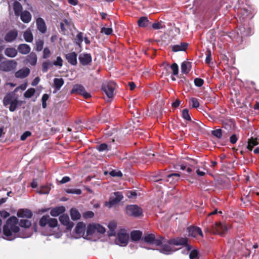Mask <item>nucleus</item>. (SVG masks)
Instances as JSON below:
<instances>
[{"mask_svg": "<svg viewBox=\"0 0 259 259\" xmlns=\"http://www.w3.org/2000/svg\"><path fill=\"white\" fill-rule=\"evenodd\" d=\"M18 219L15 216L9 218L3 226V234L9 240H13L16 237L28 238L31 236L30 233L20 230L18 226Z\"/></svg>", "mask_w": 259, "mask_h": 259, "instance_id": "obj_1", "label": "nucleus"}, {"mask_svg": "<svg viewBox=\"0 0 259 259\" xmlns=\"http://www.w3.org/2000/svg\"><path fill=\"white\" fill-rule=\"evenodd\" d=\"M144 242L152 244H155L156 246H160L163 243H168L174 245H186L188 239L186 238H177L167 240L164 237L159 236L157 238L154 234H148L142 238Z\"/></svg>", "mask_w": 259, "mask_h": 259, "instance_id": "obj_2", "label": "nucleus"}, {"mask_svg": "<svg viewBox=\"0 0 259 259\" xmlns=\"http://www.w3.org/2000/svg\"><path fill=\"white\" fill-rule=\"evenodd\" d=\"M126 213L130 216L138 218L142 215L143 210L136 204L127 205L125 208Z\"/></svg>", "mask_w": 259, "mask_h": 259, "instance_id": "obj_3", "label": "nucleus"}, {"mask_svg": "<svg viewBox=\"0 0 259 259\" xmlns=\"http://www.w3.org/2000/svg\"><path fill=\"white\" fill-rule=\"evenodd\" d=\"M227 230V225L225 224H222L221 222H216L214 225H212L210 230L207 228L206 229V231L220 235L225 233Z\"/></svg>", "mask_w": 259, "mask_h": 259, "instance_id": "obj_4", "label": "nucleus"}, {"mask_svg": "<svg viewBox=\"0 0 259 259\" xmlns=\"http://www.w3.org/2000/svg\"><path fill=\"white\" fill-rule=\"evenodd\" d=\"M116 83L113 81L104 83L102 85V90L107 96L110 98L113 96L114 91L116 88Z\"/></svg>", "mask_w": 259, "mask_h": 259, "instance_id": "obj_5", "label": "nucleus"}, {"mask_svg": "<svg viewBox=\"0 0 259 259\" xmlns=\"http://www.w3.org/2000/svg\"><path fill=\"white\" fill-rule=\"evenodd\" d=\"M129 235L124 229H120L117 233L116 241L120 246H126L128 242Z\"/></svg>", "mask_w": 259, "mask_h": 259, "instance_id": "obj_6", "label": "nucleus"}, {"mask_svg": "<svg viewBox=\"0 0 259 259\" xmlns=\"http://www.w3.org/2000/svg\"><path fill=\"white\" fill-rule=\"evenodd\" d=\"M71 93H77L82 95L86 99H89L91 97V94L86 92L84 88L82 85L78 84L73 85L71 90Z\"/></svg>", "mask_w": 259, "mask_h": 259, "instance_id": "obj_7", "label": "nucleus"}, {"mask_svg": "<svg viewBox=\"0 0 259 259\" xmlns=\"http://www.w3.org/2000/svg\"><path fill=\"white\" fill-rule=\"evenodd\" d=\"M17 62L15 60L8 61L1 64V70L6 72H9L14 70L16 68Z\"/></svg>", "mask_w": 259, "mask_h": 259, "instance_id": "obj_8", "label": "nucleus"}, {"mask_svg": "<svg viewBox=\"0 0 259 259\" xmlns=\"http://www.w3.org/2000/svg\"><path fill=\"white\" fill-rule=\"evenodd\" d=\"M59 219L60 223L66 227L67 230H71L73 228L74 223L69 221V217L67 214H63L60 215Z\"/></svg>", "mask_w": 259, "mask_h": 259, "instance_id": "obj_9", "label": "nucleus"}, {"mask_svg": "<svg viewBox=\"0 0 259 259\" xmlns=\"http://www.w3.org/2000/svg\"><path fill=\"white\" fill-rule=\"evenodd\" d=\"M78 59L80 63L83 66L90 64L92 61L91 55L88 53L80 54L79 56Z\"/></svg>", "mask_w": 259, "mask_h": 259, "instance_id": "obj_10", "label": "nucleus"}, {"mask_svg": "<svg viewBox=\"0 0 259 259\" xmlns=\"http://www.w3.org/2000/svg\"><path fill=\"white\" fill-rule=\"evenodd\" d=\"M189 236L196 237L198 235L203 237V233L201 229L198 227L190 226L187 229Z\"/></svg>", "mask_w": 259, "mask_h": 259, "instance_id": "obj_11", "label": "nucleus"}, {"mask_svg": "<svg viewBox=\"0 0 259 259\" xmlns=\"http://www.w3.org/2000/svg\"><path fill=\"white\" fill-rule=\"evenodd\" d=\"M115 197L111 198L109 201V207H111L119 203L123 197L121 192H115L114 193Z\"/></svg>", "mask_w": 259, "mask_h": 259, "instance_id": "obj_12", "label": "nucleus"}, {"mask_svg": "<svg viewBox=\"0 0 259 259\" xmlns=\"http://www.w3.org/2000/svg\"><path fill=\"white\" fill-rule=\"evenodd\" d=\"M77 54L75 52L69 53L65 55V58L68 62L72 65H76Z\"/></svg>", "mask_w": 259, "mask_h": 259, "instance_id": "obj_13", "label": "nucleus"}, {"mask_svg": "<svg viewBox=\"0 0 259 259\" xmlns=\"http://www.w3.org/2000/svg\"><path fill=\"white\" fill-rule=\"evenodd\" d=\"M18 36V31L16 29L11 30L6 33L5 40L8 42L14 41Z\"/></svg>", "mask_w": 259, "mask_h": 259, "instance_id": "obj_14", "label": "nucleus"}, {"mask_svg": "<svg viewBox=\"0 0 259 259\" xmlns=\"http://www.w3.org/2000/svg\"><path fill=\"white\" fill-rule=\"evenodd\" d=\"M17 215L19 218L30 219L32 217V212L30 210L28 209H20L18 211Z\"/></svg>", "mask_w": 259, "mask_h": 259, "instance_id": "obj_15", "label": "nucleus"}, {"mask_svg": "<svg viewBox=\"0 0 259 259\" xmlns=\"http://www.w3.org/2000/svg\"><path fill=\"white\" fill-rule=\"evenodd\" d=\"M188 47L187 42H181L179 45H175L171 46V50L174 52L179 51H186Z\"/></svg>", "mask_w": 259, "mask_h": 259, "instance_id": "obj_16", "label": "nucleus"}, {"mask_svg": "<svg viewBox=\"0 0 259 259\" xmlns=\"http://www.w3.org/2000/svg\"><path fill=\"white\" fill-rule=\"evenodd\" d=\"M37 29L42 33L46 32L47 27L44 20L41 18H38L36 21Z\"/></svg>", "mask_w": 259, "mask_h": 259, "instance_id": "obj_17", "label": "nucleus"}, {"mask_svg": "<svg viewBox=\"0 0 259 259\" xmlns=\"http://www.w3.org/2000/svg\"><path fill=\"white\" fill-rule=\"evenodd\" d=\"M30 69L28 68H25L20 69L15 73V77L18 78H24L29 75Z\"/></svg>", "mask_w": 259, "mask_h": 259, "instance_id": "obj_18", "label": "nucleus"}, {"mask_svg": "<svg viewBox=\"0 0 259 259\" xmlns=\"http://www.w3.org/2000/svg\"><path fill=\"white\" fill-rule=\"evenodd\" d=\"M169 245L171 244H169L168 243H163L160 246H161L160 249H158L157 250L159 251L163 254H169L171 251L172 249ZM171 245H172L171 244Z\"/></svg>", "mask_w": 259, "mask_h": 259, "instance_id": "obj_19", "label": "nucleus"}, {"mask_svg": "<svg viewBox=\"0 0 259 259\" xmlns=\"http://www.w3.org/2000/svg\"><path fill=\"white\" fill-rule=\"evenodd\" d=\"M65 211V207L63 206H57L53 208L51 211L50 214L53 217H57L61 214L64 213Z\"/></svg>", "mask_w": 259, "mask_h": 259, "instance_id": "obj_20", "label": "nucleus"}, {"mask_svg": "<svg viewBox=\"0 0 259 259\" xmlns=\"http://www.w3.org/2000/svg\"><path fill=\"white\" fill-rule=\"evenodd\" d=\"M19 52L23 55L29 54L31 51L30 47L26 44H22L19 45L17 48Z\"/></svg>", "mask_w": 259, "mask_h": 259, "instance_id": "obj_21", "label": "nucleus"}, {"mask_svg": "<svg viewBox=\"0 0 259 259\" xmlns=\"http://www.w3.org/2000/svg\"><path fill=\"white\" fill-rule=\"evenodd\" d=\"M15 95L13 92L8 93L5 96L3 100V104L5 106H7V105L10 104V103L13 101V100L15 99Z\"/></svg>", "mask_w": 259, "mask_h": 259, "instance_id": "obj_22", "label": "nucleus"}, {"mask_svg": "<svg viewBox=\"0 0 259 259\" xmlns=\"http://www.w3.org/2000/svg\"><path fill=\"white\" fill-rule=\"evenodd\" d=\"M26 61L32 66H35L36 64L37 57L36 54L34 52H31L27 56Z\"/></svg>", "mask_w": 259, "mask_h": 259, "instance_id": "obj_23", "label": "nucleus"}, {"mask_svg": "<svg viewBox=\"0 0 259 259\" xmlns=\"http://www.w3.org/2000/svg\"><path fill=\"white\" fill-rule=\"evenodd\" d=\"M64 83V80L62 78H55L54 79L53 87L56 92L60 90Z\"/></svg>", "mask_w": 259, "mask_h": 259, "instance_id": "obj_24", "label": "nucleus"}, {"mask_svg": "<svg viewBox=\"0 0 259 259\" xmlns=\"http://www.w3.org/2000/svg\"><path fill=\"white\" fill-rule=\"evenodd\" d=\"M21 20L25 23H29L31 20V15L27 11H24L20 14Z\"/></svg>", "mask_w": 259, "mask_h": 259, "instance_id": "obj_25", "label": "nucleus"}, {"mask_svg": "<svg viewBox=\"0 0 259 259\" xmlns=\"http://www.w3.org/2000/svg\"><path fill=\"white\" fill-rule=\"evenodd\" d=\"M142 232L139 230H134L131 233V238L133 241L140 240L142 238Z\"/></svg>", "mask_w": 259, "mask_h": 259, "instance_id": "obj_26", "label": "nucleus"}, {"mask_svg": "<svg viewBox=\"0 0 259 259\" xmlns=\"http://www.w3.org/2000/svg\"><path fill=\"white\" fill-rule=\"evenodd\" d=\"M247 143V148L249 150L252 151L253 147L258 144V138H253L251 137L248 140Z\"/></svg>", "mask_w": 259, "mask_h": 259, "instance_id": "obj_27", "label": "nucleus"}, {"mask_svg": "<svg viewBox=\"0 0 259 259\" xmlns=\"http://www.w3.org/2000/svg\"><path fill=\"white\" fill-rule=\"evenodd\" d=\"M71 218L73 221L79 220L81 214L78 210L75 208H72L70 210Z\"/></svg>", "mask_w": 259, "mask_h": 259, "instance_id": "obj_28", "label": "nucleus"}, {"mask_svg": "<svg viewBox=\"0 0 259 259\" xmlns=\"http://www.w3.org/2000/svg\"><path fill=\"white\" fill-rule=\"evenodd\" d=\"M13 9L15 14L17 16H20L21 12H22V6L21 4L15 1L13 4Z\"/></svg>", "mask_w": 259, "mask_h": 259, "instance_id": "obj_29", "label": "nucleus"}, {"mask_svg": "<svg viewBox=\"0 0 259 259\" xmlns=\"http://www.w3.org/2000/svg\"><path fill=\"white\" fill-rule=\"evenodd\" d=\"M17 51L14 48H7L5 50V54L10 58H13L17 55Z\"/></svg>", "mask_w": 259, "mask_h": 259, "instance_id": "obj_30", "label": "nucleus"}, {"mask_svg": "<svg viewBox=\"0 0 259 259\" xmlns=\"http://www.w3.org/2000/svg\"><path fill=\"white\" fill-rule=\"evenodd\" d=\"M85 225L82 222H78L75 228V232L76 234L80 235L84 232L85 230Z\"/></svg>", "mask_w": 259, "mask_h": 259, "instance_id": "obj_31", "label": "nucleus"}, {"mask_svg": "<svg viewBox=\"0 0 259 259\" xmlns=\"http://www.w3.org/2000/svg\"><path fill=\"white\" fill-rule=\"evenodd\" d=\"M71 26V22L65 19L60 23V28L61 31L65 32L67 29H69Z\"/></svg>", "mask_w": 259, "mask_h": 259, "instance_id": "obj_32", "label": "nucleus"}, {"mask_svg": "<svg viewBox=\"0 0 259 259\" xmlns=\"http://www.w3.org/2000/svg\"><path fill=\"white\" fill-rule=\"evenodd\" d=\"M149 23V21L146 17H142L138 21V25L141 27H146Z\"/></svg>", "mask_w": 259, "mask_h": 259, "instance_id": "obj_33", "label": "nucleus"}, {"mask_svg": "<svg viewBox=\"0 0 259 259\" xmlns=\"http://www.w3.org/2000/svg\"><path fill=\"white\" fill-rule=\"evenodd\" d=\"M23 37L27 42H31L33 41V34L30 30H27L24 32Z\"/></svg>", "mask_w": 259, "mask_h": 259, "instance_id": "obj_34", "label": "nucleus"}, {"mask_svg": "<svg viewBox=\"0 0 259 259\" xmlns=\"http://www.w3.org/2000/svg\"><path fill=\"white\" fill-rule=\"evenodd\" d=\"M190 65V63L188 62H183L181 66V72L183 74H187L190 71V68H188V65Z\"/></svg>", "mask_w": 259, "mask_h": 259, "instance_id": "obj_35", "label": "nucleus"}, {"mask_svg": "<svg viewBox=\"0 0 259 259\" xmlns=\"http://www.w3.org/2000/svg\"><path fill=\"white\" fill-rule=\"evenodd\" d=\"M20 226L22 228H29L31 226V222L27 220L22 219L18 223Z\"/></svg>", "mask_w": 259, "mask_h": 259, "instance_id": "obj_36", "label": "nucleus"}, {"mask_svg": "<svg viewBox=\"0 0 259 259\" xmlns=\"http://www.w3.org/2000/svg\"><path fill=\"white\" fill-rule=\"evenodd\" d=\"M96 232V226L95 224H90L88 226L87 234L88 236L93 235Z\"/></svg>", "mask_w": 259, "mask_h": 259, "instance_id": "obj_37", "label": "nucleus"}, {"mask_svg": "<svg viewBox=\"0 0 259 259\" xmlns=\"http://www.w3.org/2000/svg\"><path fill=\"white\" fill-rule=\"evenodd\" d=\"M44 41L42 39H39L35 42V46L34 48L36 52L41 51L44 47Z\"/></svg>", "mask_w": 259, "mask_h": 259, "instance_id": "obj_38", "label": "nucleus"}, {"mask_svg": "<svg viewBox=\"0 0 259 259\" xmlns=\"http://www.w3.org/2000/svg\"><path fill=\"white\" fill-rule=\"evenodd\" d=\"M19 101L17 99V98H16L15 99L13 100V101L10 103V107H9V110L11 112H14L16 110Z\"/></svg>", "mask_w": 259, "mask_h": 259, "instance_id": "obj_39", "label": "nucleus"}, {"mask_svg": "<svg viewBox=\"0 0 259 259\" xmlns=\"http://www.w3.org/2000/svg\"><path fill=\"white\" fill-rule=\"evenodd\" d=\"M52 63L50 61L44 62L42 64V71L43 72H47L49 68L52 66Z\"/></svg>", "mask_w": 259, "mask_h": 259, "instance_id": "obj_40", "label": "nucleus"}, {"mask_svg": "<svg viewBox=\"0 0 259 259\" xmlns=\"http://www.w3.org/2000/svg\"><path fill=\"white\" fill-rule=\"evenodd\" d=\"M49 217V215L42 216L39 220V225L41 227H45L47 224H48Z\"/></svg>", "mask_w": 259, "mask_h": 259, "instance_id": "obj_41", "label": "nucleus"}, {"mask_svg": "<svg viewBox=\"0 0 259 259\" xmlns=\"http://www.w3.org/2000/svg\"><path fill=\"white\" fill-rule=\"evenodd\" d=\"M50 188L48 186H42L40 187L38 190V192L40 194H48L50 191Z\"/></svg>", "mask_w": 259, "mask_h": 259, "instance_id": "obj_42", "label": "nucleus"}, {"mask_svg": "<svg viewBox=\"0 0 259 259\" xmlns=\"http://www.w3.org/2000/svg\"><path fill=\"white\" fill-rule=\"evenodd\" d=\"M83 41V33L81 32H79L75 38V43L77 45L81 47V43Z\"/></svg>", "mask_w": 259, "mask_h": 259, "instance_id": "obj_43", "label": "nucleus"}, {"mask_svg": "<svg viewBox=\"0 0 259 259\" xmlns=\"http://www.w3.org/2000/svg\"><path fill=\"white\" fill-rule=\"evenodd\" d=\"M180 177V175L178 173H172L167 176V181H170V179L172 178V181H177Z\"/></svg>", "mask_w": 259, "mask_h": 259, "instance_id": "obj_44", "label": "nucleus"}, {"mask_svg": "<svg viewBox=\"0 0 259 259\" xmlns=\"http://www.w3.org/2000/svg\"><path fill=\"white\" fill-rule=\"evenodd\" d=\"M35 92L34 88H30L28 89L24 93V97L27 98H31L33 96Z\"/></svg>", "mask_w": 259, "mask_h": 259, "instance_id": "obj_45", "label": "nucleus"}, {"mask_svg": "<svg viewBox=\"0 0 259 259\" xmlns=\"http://www.w3.org/2000/svg\"><path fill=\"white\" fill-rule=\"evenodd\" d=\"M58 225V221L55 218H50L49 217L48 225L51 228H55Z\"/></svg>", "mask_w": 259, "mask_h": 259, "instance_id": "obj_46", "label": "nucleus"}, {"mask_svg": "<svg viewBox=\"0 0 259 259\" xmlns=\"http://www.w3.org/2000/svg\"><path fill=\"white\" fill-rule=\"evenodd\" d=\"M96 226V232H97L100 234H103L106 232L105 228L98 224H95Z\"/></svg>", "mask_w": 259, "mask_h": 259, "instance_id": "obj_47", "label": "nucleus"}, {"mask_svg": "<svg viewBox=\"0 0 259 259\" xmlns=\"http://www.w3.org/2000/svg\"><path fill=\"white\" fill-rule=\"evenodd\" d=\"M190 103L192 108H195L199 106V103L197 99L195 98H192L190 100Z\"/></svg>", "mask_w": 259, "mask_h": 259, "instance_id": "obj_48", "label": "nucleus"}, {"mask_svg": "<svg viewBox=\"0 0 259 259\" xmlns=\"http://www.w3.org/2000/svg\"><path fill=\"white\" fill-rule=\"evenodd\" d=\"M211 134L218 139H220L222 137V131L220 128L212 131Z\"/></svg>", "mask_w": 259, "mask_h": 259, "instance_id": "obj_49", "label": "nucleus"}, {"mask_svg": "<svg viewBox=\"0 0 259 259\" xmlns=\"http://www.w3.org/2000/svg\"><path fill=\"white\" fill-rule=\"evenodd\" d=\"M63 60L61 57L58 56L56 58V60L52 62V64L61 67L63 66Z\"/></svg>", "mask_w": 259, "mask_h": 259, "instance_id": "obj_50", "label": "nucleus"}, {"mask_svg": "<svg viewBox=\"0 0 259 259\" xmlns=\"http://www.w3.org/2000/svg\"><path fill=\"white\" fill-rule=\"evenodd\" d=\"M51 52L50 49L48 47H46L43 50L42 58L44 59H47L50 57Z\"/></svg>", "mask_w": 259, "mask_h": 259, "instance_id": "obj_51", "label": "nucleus"}, {"mask_svg": "<svg viewBox=\"0 0 259 259\" xmlns=\"http://www.w3.org/2000/svg\"><path fill=\"white\" fill-rule=\"evenodd\" d=\"M49 98V96L47 94H45L42 95L41 98L42 101V107L44 109H45L47 107V101L48 100Z\"/></svg>", "mask_w": 259, "mask_h": 259, "instance_id": "obj_52", "label": "nucleus"}, {"mask_svg": "<svg viewBox=\"0 0 259 259\" xmlns=\"http://www.w3.org/2000/svg\"><path fill=\"white\" fill-rule=\"evenodd\" d=\"M170 68L172 71V74L174 75H177L179 73V67L177 64L174 63L171 64Z\"/></svg>", "mask_w": 259, "mask_h": 259, "instance_id": "obj_53", "label": "nucleus"}, {"mask_svg": "<svg viewBox=\"0 0 259 259\" xmlns=\"http://www.w3.org/2000/svg\"><path fill=\"white\" fill-rule=\"evenodd\" d=\"M182 117L187 120H191V117L189 114V111L187 109H184L182 111Z\"/></svg>", "mask_w": 259, "mask_h": 259, "instance_id": "obj_54", "label": "nucleus"}, {"mask_svg": "<svg viewBox=\"0 0 259 259\" xmlns=\"http://www.w3.org/2000/svg\"><path fill=\"white\" fill-rule=\"evenodd\" d=\"M66 192L70 194H75L80 195L81 194V191L79 189H68L66 190Z\"/></svg>", "mask_w": 259, "mask_h": 259, "instance_id": "obj_55", "label": "nucleus"}, {"mask_svg": "<svg viewBox=\"0 0 259 259\" xmlns=\"http://www.w3.org/2000/svg\"><path fill=\"white\" fill-rule=\"evenodd\" d=\"M198 252L197 250L194 249L192 250L189 254L190 259H198Z\"/></svg>", "mask_w": 259, "mask_h": 259, "instance_id": "obj_56", "label": "nucleus"}, {"mask_svg": "<svg viewBox=\"0 0 259 259\" xmlns=\"http://www.w3.org/2000/svg\"><path fill=\"white\" fill-rule=\"evenodd\" d=\"M101 32L106 35H110L112 33L113 30L111 28L102 27L101 30Z\"/></svg>", "mask_w": 259, "mask_h": 259, "instance_id": "obj_57", "label": "nucleus"}, {"mask_svg": "<svg viewBox=\"0 0 259 259\" xmlns=\"http://www.w3.org/2000/svg\"><path fill=\"white\" fill-rule=\"evenodd\" d=\"M194 82L195 85L198 87H202L204 83V80L200 78H196Z\"/></svg>", "mask_w": 259, "mask_h": 259, "instance_id": "obj_58", "label": "nucleus"}, {"mask_svg": "<svg viewBox=\"0 0 259 259\" xmlns=\"http://www.w3.org/2000/svg\"><path fill=\"white\" fill-rule=\"evenodd\" d=\"M109 174L112 177H121L122 176V172L119 170H112L109 172Z\"/></svg>", "mask_w": 259, "mask_h": 259, "instance_id": "obj_59", "label": "nucleus"}, {"mask_svg": "<svg viewBox=\"0 0 259 259\" xmlns=\"http://www.w3.org/2000/svg\"><path fill=\"white\" fill-rule=\"evenodd\" d=\"M97 149L99 151H104L107 150L108 145L106 143H102L99 145L97 146Z\"/></svg>", "mask_w": 259, "mask_h": 259, "instance_id": "obj_60", "label": "nucleus"}, {"mask_svg": "<svg viewBox=\"0 0 259 259\" xmlns=\"http://www.w3.org/2000/svg\"><path fill=\"white\" fill-rule=\"evenodd\" d=\"M94 216V213L92 211H87L83 213V217L84 219L92 218Z\"/></svg>", "mask_w": 259, "mask_h": 259, "instance_id": "obj_61", "label": "nucleus"}, {"mask_svg": "<svg viewBox=\"0 0 259 259\" xmlns=\"http://www.w3.org/2000/svg\"><path fill=\"white\" fill-rule=\"evenodd\" d=\"M211 60V51L210 50H208L206 52V57L205 59V63L207 64H209Z\"/></svg>", "mask_w": 259, "mask_h": 259, "instance_id": "obj_62", "label": "nucleus"}, {"mask_svg": "<svg viewBox=\"0 0 259 259\" xmlns=\"http://www.w3.org/2000/svg\"><path fill=\"white\" fill-rule=\"evenodd\" d=\"M31 135V133L29 131H26L24 132L20 137V139L21 141H25L27 137L30 136Z\"/></svg>", "mask_w": 259, "mask_h": 259, "instance_id": "obj_63", "label": "nucleus"}, {"mask_svg": "<svg viewBox=\"0 0 259 259\" xmlns=\"http://www.w3.org/2000/svg\"><path fill=\"white\" fill-rule=\"evenodd\" d=\"M152 27L154 29L157 30L163 28L161 22H157L152 24Z\"/></svg>", "mask_w": 259, "mask_h": 259, "instance_id": "obj_64", "label": "nucleus"}]
</instances>
